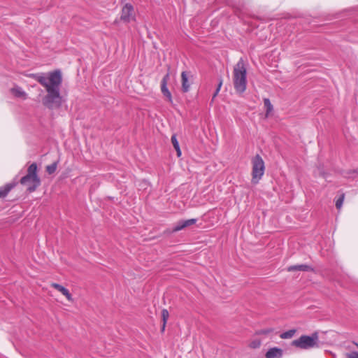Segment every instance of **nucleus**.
<instances>
[{
  "mask_svg": "<svg viewBox=\"0 0 358 358\" xmlns=\"http://www.w3.org/2000/svg\"><path fill=\"white\" fill-rule=\"evenodd\" d=\"M16 184L15 182L8 183L3 187H0V199L6 197L10 190L15 187Z\"/></svg>",
  "mask_w": 358,
  "mask_h": 358,
  "instance_id": "ddd939ff",
  "label": "nucleus"
},
{
  "mask_svg": "<svg viewBox=\"0 0 358 358\" xmlns=\"http://www.w3.org/2000/svg\"><path fill=\"white\" fill-rule=\"evenodd\" d=\"M233 83L234 89L238 94H243L246 90L247 70L242 58L234 67Z\"/></svg>",
  "mask_w": 358,
  "mask_h": 358,
  "instance_id": "f03ea898",
  "label": "nucleus"
},
{
  "mask_svg": "<svg viewBox=\"0 0 358 358\" xmlns=\"http://www.w3.org/2000/svg\"><path fill=\"white\" fill-rule=\"evenodd\" d=\"M222 79L220 78L219 79V83L217 85V87L215 92L213 94V99L218 94V93H219V92L220 90V88L222 87Z\"/></svg>",
  "mask_w": 358,
  "mask_h": 358,
  "instance_id": "4be33fe9",
  "label": "nucleus"
},
{
  "mask_svg": "<svg viewBox=\"0 0 358 358\" xmlns=\"http://www.w3.org/2000/svg\"><path fill=\"white\" fill-rule=\"evenodd\" d=\"M264 107L266 108V116L267 117L268 114L273 110V107L271 104L270 99L268 98H264Z\"/></svg>",
  "mask_w": 358,
  "mask_h": 358,
  "instance_id": "dca6fc26",
  "label": "nucleus"
},
{
  "mask_svg": "<svg viewBox=\"0 0 358 358\" xmlns=\"http://www.w3.org/2000/svg\"><path fill=\"white\" fill-rule=\"evenodd\" d=\"M196 222H197V219H195V218L189 219V220H180L176 224V225L172 229V231H169V232L174 233V232L179 231L187 227H189L191 225L196 224Z\"/></svg>",
  "mask_w": 358,
  "mask_h": 358,
  "instance_id": "0eeeda50",
  "label": "nucleus"
},
{
  "mask_svg": "<svg viewBox=\"0 0 358 358\" xmlns=\"http://www.w3.org/2000/svg\"><path fill=\"white\" fill-rule=\"evenodd\" d=\"M252 183L257 184L264 173V162L257 154L252 159Z\"/></svg>",
  "mask_w": 358,
  "mask_h": 358,
  "instance_id": "20e7f679",
  "label": "nucleus"
},
{
  "mask_svg": "<svg viewBox=\"0 0 358 358\" xmlns=\"http://www.w3.org/2000/svg\"><path fill=\"white\" fill-rule=\"evenodd\" d=\"M30 77L34 78L47 92V94L43 98L42 103L48 109L59 108L62 103V96L60 94V86L62 83V76L60 70H55L48 73H32Z\"/></svg>",
  "mask_w": 358,
  "mask_h": 358,
  "instance_id": "f257e3e1",
  "label": "nucleus"
},
{
  "mask_svg": "<svg viewBox=\"0 0 358 358\" xmlns=\"http://www.w3.org/2000/svg\"><path fill=\"white\" fill-rule=\"evenodd\" d=\"M295 332H296L295 329H290L289 331H287L281 334L280 338H283V339L291 338L294 336Z\"/></svg>",
  "mask_w": 358,
  "mask_h": 358,
  "instance_id": "a211bd4d",
  "label": "nucleus"
},
{
  "mask_svg": "<svg viewBox=\"0 0 358 358\" xmlns=\"http://www.w3.org/2000/svg\"><path fill=\"white\" fill-rule=\"evenodd\" d=\"M317 334L315 333L310 336L306 335L301 336L299 338L294 340L292 345L301 349H309L317 345Z\"/></svg>",
  "mask_w": 358,
  "mask_h": 358,
  "instance_id": "39448f33",
  "label": "nucleus"
},
{
  "mask_svg": "<svg viewBox=\"0 0 358 358\" xmlns=\"http://www.w3.org/2000/svg\"><path fill=\"white\" fill-rule=\"evenodd\" d=\"M120 19L124 23L135 20L134 6L131 3H127L123 6Z\"/></svg>",
  "mask_w": 358,
  "mask_h": 358,
  "instance_id": "423d86ee",
  "label": "nucleus"
},
{
  "mask_svg": "<svg viewBox=\"0 0 358 358\" xmlns=\"http://www.w3.org/2000/svg\"><path fill=\"white\" fill-rule=\"evenodd\" d=\"M222 79L220 78L219 79V83L217 85V87L215 92L213 94V99L218 94V93H219V92L220 90V88L222 87Z\"/></svg>",
  "mask_w": 358,
  "mask_h": 358,
  "instance_id": "412c9836",
  "label": "nucleus"
},
{
  "mask_svg": "<svg viewBox=\"0 0 358 358\" xmlns=\"http://www.w3.org/2000/svg\"><path fill=\"white\" fill-rule=\"evenodd\" d=\"M171 143L173 145V148L176 149V148H178L180 147L179 145V143L177 140V138H176V134H173L172 136H171Z\"/></svg>",
  "mask_w": 358,
  "mask_h": 358,
  "instance_id": "aec40b11",
  "label": "nucleus"
},
{
  "mask_svg": "<svg viewBox=\"0 0 358 358\" xmlns=\"http://www.w3.org/2000/svg\"><path fill=\"white\" fill-rule=\"evenodd\" d=\"M51 287H54L55 289H56L57 290L60 292L63 295H64L66 297V299L69 301H73L72 295L71 294L69 291L66 288H65L64 286H62L58 283L53 282L51 284Z\"/></svg>",
  "mask_w": 358,
  "mask_h": 358,
  "instance_id": "9b49d317",
  "label": "nucleus"
},
{
  "mask_svg": "<svg viewBox=\"0 0 358 358\" xmlns=\"http://www.w3.org/2000/svg\"><path fill=\"white\" fill-rule=\"evenodd\" d=\"M283 351L278 348H270L266 353V358H281L282 357Z\"/></svg>",
  "mask_w": 358,
  "mask_h": 358,
  "instance_id": "9d476101",
  "label": "nucleus"
},
{
  "mask_svg": "<svg viewBox=\"0 0 358 358\" xmlns=\"http://www.w3.org/2000/svg\"><path fill=\"white\" fill-rule=\"evenodd\" d=\"M175 150H176V152H177V155H178V157H180V156L181 155V150H180V147H179L178 148H176Z\"/></svg>",
  "mask_w": 358,
  "mask_h": 358,
  "instance_id": "bb28decb",
  "label": "nucleus"
},
{
  "mask_svg": "<svg viewBox=\"0 0 358 358\" xmlns=\"http://www.w3.org/2000/svg\"><path fill=\"white\" fill-rule=\"evenodd\" d=\"M169 311L166 309H163L162 310V326L161 331L163 332L165 330L166 324L167 320L169 318Z\"/></svg>",
  "mask_w": 358,
  "mask_h": 358,
  "instance_id": "2eb2a0df",
  "label": "nucleus"
},
{
  "mask_svg": "<svg viewBox=\"0 0 358 358\" xmlns=\"http://www.w3.org/2000/svg\"><path fill=\"white\" fill-rule=\"evenodd\" d=\"M345 199V194L342 193L336 201V207L337 209H341Z\"/></svg>",
  "mask_w": 358,
  "mask_h": 358,
  "instance_id": "6ab92c4d",
  "label": "nucleus"
},
{
  "mask_svg": "<svg viewBox=\"0 0 358 358\" xmlns=\"http://www.w3.org/2000/svg\"><path fill=\"white\" fill-rule=\"evenodd\" d=\"M351 173H357V174H358V168L355 169H352V170H350V171L348 172V175H350Z\"/></svg>",
  "mask_w": 358,
  "mask_h": 358,
  "instance_id": "a878e982",
  "label": "nucleus"
},
{
  "mask_svg": "<svg viewBox=\"0 0 358 358\" xmlns=\"http://www.w3.org/2000/svg\"><path fill=\"white\" fill-rule=\"evenodd\" d=\"M346 358H358V352L352 351L345 354Z\"/></svg>",
  "mask_w": 358,
  "mask_h": 358,
  "instance_id": "5701e85b",
  "label": "nucleus"
},
{
  "mask_svg": "<svg viewBox=\"0 0 358 358\" xmlns=\"http://www.w3.org/2000/svg\"><path fill=\"white\" fill-rule=\"evenodd\" d=\"M169 231H172V229H166V230H165V231H164V234L169 235V234H171V233H169Z\"/></svg>",
  "mask_w": 358,
  "mask_h": 358,
  "instance_id": "cd10ccee",
  "label": "nucleus"
},
{
  "mask_svg": "<svg viewBox=\"0 0 358 358\" xmlns=\"http://www.w3.org/2000/svg\"><path fill=\"white\" fill-rule=\"evenodd\" d=\"M287 271L289 272L300 271H306V272H313L314 268L309 265L307 264H297V265H292L287 268Z\"/></svg>",
  "mask_w": 358,
  "mask_h": 358,
  "instance_id": "1a4fd4ad",
  "label": "nucleus"
},
{
  "mask_svg": "<svg viewBox=\"0 0 358 358\" xmlns=\"http://www.w3.org/2000/svg\"><path fill=\"white\" fill-rule=\"evenodd\" d=\"M13 94L16 97H24L25 98L27 94L20 87H16L11 89Z\"/></svg>",
  "mask_w": 358,
  "mask_h": 358,
  "instance_id": "4468645a",
  "label": "nucleus"
},
{
  "mask_svg": "<svg viewBox=\"0 0 358 358\" xmlns=\"http://www.w3.org/2000/svg\"><path fill=\"white\" fill-rule=\"evenodd\" d=\"M260 342L259 341H253L250 343V347L252 348H256L259 347Z\"/></svg>",
  "mask_w": 358,
  "mask_h": 358,
  "instance_id": "b1692460",
  "label": "nucleus"
},
{
  "mask_svg": "<svg viewBox=\"0 0 358 358\" xmlns=\"http://www.w3.org/2000/svg\"><path fill=\"white\" fill-rule=\"evenodd\" d=\"M20 182L27 186V190L30 193L36 190L41 184V178L38 175L36 163L34 162L28 166L27 174L20 179Z\"/></svg>",
  "mask_w": 358,
  "mask_h": 358,
  "instance_id": "7ed1b4c3",
  "label": "nucleus"
},
{
  "mask_svg": "<svg viewBox=\"0 0 358 358\" xmlns=\"http://www.w3.org/2000/svg\"><path fill=\"white\" fill-rule=\"evenodd\" d=\"M319 175L322 176L323 178H327V173L323 171V170L321 168H318Z\"/></svg>",
  "mask_w": 358,
  "mask_h": 358,
  "instance_id": "393cba45",
  "label": "nucleus"
},
{
  "mask_svg": "<svg viewBox=\"0 0 358 358\" xmlns=\"http://www.w3.org/2000/svg\"><path fill=\"white\" fill-rule=\"evenodd\" d=\"M182 80V91L183 92H187L189 90L190 83L188 80V76L186 71H182L181 73Z\"/></svg>",
  "mask_w": 358,
  "mask_h": 358,
  "instance_id": "f8f14e48",
  "label": "nucleus"
},
{
  "mask_svg": "<svg viewBox=\"0 0 358 358\" xmlns=\"http://www.w3.org/2000/svg\"><path fill=\"white\" fill-rule=\"evenodd\" d=\"M58 162H55L50 165L46 166V171L48 174L51 175L54 173L57 168Z\"/></svg>",
  "mask_w": 358,
  "mask_h": 358,
  "instance_id": "f3484780",
  "label": "nucleus"
},
{
  "mask_svg": "<svg viewBox=\"0 0 358 358\" xmlns=\"http://www.w3.org/2000/svg\"><path fill=\"white\" fill-rule=\"evenodd\" d=\"M170 78L169 73H167L161 81V91L163 95L167 98L169 101H172V96L167 87V83Z\"/></svg>",
  "mask_w": 358,
  "mask_h": 358,
  "instance_id": "6e6552de",
  "label": "nucleus"
},
{
  "mask_svg": "<svg viewBox=\"0 0 358 358\" xmlns=\"http://www.w3.org/2000/svg\"><path fill=\"white\" fill-rule=\"evenodd\" d=\"M354 345H355L358 348V343L353 341L352 342Z\"/></svg>",
  "mask_w": 358,
  "mask_h": 358,
  "instance_id": "c85d7f7f",
  "label": "nucleus"
}]
</instances>
